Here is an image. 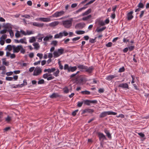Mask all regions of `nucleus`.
<instances>
[{"instance_id": "45", "label": "nucleus", "mask_w": 149, "mask_h": 149, "mask_svg": "<svg viewBox=\"0 0 149 149\" xmlns=\"http://www.w3.org/2000/svg\"><path fill=\"white\" fill-rule=\"evenodd\" d=\"M33 32L32 31H29L28 30L26 31V35H30L31 34H33Z\"/></svg>"}, {"instance_id": "58", "label": "nucleus", "mask_w": 149, "mask_h": 149, "mask_svg": "<svg viewBox=\"0 0 149 149\" xmlns=\"http://www.w3.org/2000/svg\"><path fill=\"white\" fill-rule=\"evenodd\" d=\"M13 72H7L6 73V75L8 76H10V75H12V74H13Z\"/></svg>"}, {"instance_id": "27", "label": "nucleus", "mask_w": 149, "mask_h": 149, "mask_svg": "<svg viewBox=\"0 0 149 149\" xmlns=\"http://www.w3.org/2000/svg\"><path fill=\"white\" fill-rule=\"evenodd\" d=\"M33 45L34 46V48L36 49H38L40 47L39 44L37 42L34 43Z\"/></svg>"}, {"instance_id": "47", "label": "nucleus", "mask_w": 149, "mask_h": 149, "mask_svg": "<svg viewBox=\"0 0 149 149\" xmlns=\"http://www.w3.org/2000/svg\"><path fill=\"white\" fill-rule=\"evenodd\" d=\"M6 79L7 81H11L13 80V77H6Z\"/></svg>"}, {"instance_id": "48", "label": "nucleus", "mask_w": 149, "mask_h": 149, "mask_svg": "<svg viewBox=\"0 0 149 149\" xmlns=\"http://www.w3.org/2000/svg\"><path fill=\"white\" fill-rule=\"evenodd\" d=\"M109 113L108 115H116L117 114V113L116 112H112V111H108Z\"/></svg>"}, {"instance_id": "9", "label": "nucleus", "mask_w": 149, "mask_h": 149, "mask_svg": "<svg viewBox=\"0 0 149 149\" xmlns=\"http://www.w3.org/2000/svg\"><path fill=\"white\" fill-rule=\"evenodd\" d=\"M56 70L55 68H48L47 69H45L44 72H48L49 73L54 72Z\"/></svg>"}, {"instance_id": "49", "label": "nucleus", "mask_w": 149, "mask_h": 149, "mask_svg": "<svg viewBox=\"0 0 149 149\" xmlns=\"http://www.w3.org/2000/svg\"><path fill=\"white\" fill-rule=\"evenodd\" d=\"M7 31H8V30L4 29L0 31V33L1 34L5 33Z\"/></svg>"}, {"instance_id": "51", "label": "nucleus", "mask_w": 149, "mask_h": 149, "mask_svg": "<svg viewBox=\"0 0 149 149\" xmlns=\"http://www.w3.org/2000/svg\"><path fill=\"white\" fill-rule=\"evenodd\" d=\"M63 90L64 92L65 93H68L69 92V90L67 87L64 88Z\"/></svg>"}, {"instance_id": "23", "label": "nucleus", "mask_w": 149, "mask_h": 149, "mask_svg": "<svg viewBox=\"0 0 149 149\" xmlns=\"http://www.w3.org/2000/svg\"><path fill=\"white\" fill-rule=\"evenodd\" d=\"M93 112V110L91 109H86L83 110V113H92Z\"/></svg>"}, {"instance_id": "57", "label": "nucleus", "mask_w": 149, "mask_h": 149, "mask_svg": "<svg viewBox=\"0 0 149 149\" xmlns=\"http://www.w3.org/2000/svg\"><path fill=\"white\" fill-rule=\"evenodd\" d=\"M128 48V49H129L130 51H131L134 49V46H131L129 47Z\"/></svg>"}, {"instance_id": "55", "label": "nucleus", "mask_w": 149, "mask_h": 149, "mask_svg": "<svg viewBox=\"0 0 149 149\" xmlns=\"http://www.w3.org/2000/svg\"><path fill=\"white\" fill-rule=\"evenodd\" d=\"M112 43L111 42H109L106 45V46L108 47H111L112 46Z\"/></svg>"}, {"instance_id": "43", "label": "nucleus", "mask_w": 149, "mask_h": 149, "mask_svg": "<svg viewBox=\"0 0 149 149\" xmlns=\"http://www.w3.org/2000/svg\"><path fill=\"white\" fill-rule=\"evenodd\" d=\"M144 5L143 3L140 2L138 5V7L140 8H144Z\"/></svg>"}, {"instance_id": "24", "label": "nucleus", "mask_w": 149, "mask_h": 149, "mask_svg": "<svg viewBox=\"0 0 149 149\" xmlns=\"http://www.w3.org/2000/svg\"><path fill=\"white\" fill-rule=\"evenodd\" d=\"M86 8V7H83L79 9L78 10L76 11L75 12V14H78L79 12H81L83 10H85Z\"/></svg>"}, {"instance_id": "44", "label": "nucleus", "mask_w": 149, "mask_h": 149, "mask_svg": "<svg viewBox=\"0 0 149 149\" xmlns=\"http://www.w3.org/2000/svg\"><path fill=\"white\" fill-rule=\"evenodd\" d=\"M22 17H24L26 18H28L29 19L30 18V16L28 15H22L21 16Z\"/></svg>"}, {"instance_id": "36", "label": "nucleus", "mask_w": 149, "mask_h": 149, "mask_svg": "<svg viewBox=\"0 0 149 149\" xmlns=\"http://www.w3.org/2000/svg\"><path fill=\"white\" fill-rule=\"evenodd\" d=\"M104 132L108 138H111V135L108 131L107 130H105Z\"/></svg>"}, {"instance_id": "62", "label": "nucleus", "mask_w": 149, "mask_h": 149, "mask_svg": "<svg viewBox=\"0 0 149 149\" xmlns=\"http://www.w3.org/2000/svg\"><path fill=\"white\" fill-rule=\"evenodd\" d=\"M11 120V118L9 116H8L7 118H6L5 119L6 121L7 122H9V121Z\"/></svg>"}, {"instance_id": "20", "label": "nucleus", "mask_w": 149, "mask_h": 149, "mask_svg": "<svg viewBox=\"0 0 149 149\" xmlns=\"http://www.w3.org/2000/svg\"><path fill=\"white\" fill-rule=\"evenodd\" d=\"M52 38V36L51 35H48L46 36L44 39L43 40L45 42H47L49 39H51Z\"/></svg>"}, {"instance_id": "15", "label": "nucleus", "mask_w": 149, "mask_h": 149, "mask_svg": "<svg viewBox=\"0 0 149 149\" xmlns=\"http://www.w3.org/2000/svg\"><path fill=\"white\" fill-rule=\"evenodd\" d=\"M8 31L9 33L10 37L11 38H13L14 36V33L12 30V28L10 27L8 30Z\"/></svg>"}, {"instance_id": "11", "label": "nucleus", "mask_w": 149, "mask_h": 149, "mask_svg": "<svg viewBox=\"0 0 149 149\" xmlns=\"http://www.w3.org/2000/svg\"><path fill=\"white\" fill-rule=\"evenodd\" d=\"M32 24L33 26H35L38 27H42L44 26V23H39L37 22H33Z\"/></svg>"}, {"instance_id": "25", "label": "nucleus", "mask_w": 149, "mask_h": 149, "mask_svg": "<svg viewBox=\"0 0 149 149\" xmlns=\"http://www.w3.org/2000/svg\"><path fill=\"white\" fill-rule=\"evenodd\" d=\"M6 49H8L9 51H11L12 49H13V45H8L6 48Z\"/></svg>"}, {"instance_id": "14", "label": "nucleus", "mask_w": 149, "mask_h": 149, "mask_svg": "<svg viewBox=\"0 0 149 149\" xmlns=\"http://www.w3.org/2000/svg\"><path fill=\"white\" fill-rule=\"evenodd\" d=\"M117 77L116 75H112L108 76L107 77L106 79L108 81H110L112 79Z\"/></svg>"}, {"instance_id": "60", "label": "nucleus", "mask_w": 149, "mask_h": 149, "mask_svg": "<svg viewBox=\"0 0 149 149\" xmlns=\"http://www.w3.org/2000/svg\"><path fill=\"white\" fill-rule=\"evenodd\" d=\"M80 38V37H76L73 38L72 40L73 41H75L79 40Z\"/></svg>"}, {"instance_id": "34", "label": "nucleus", "mask_w": 149, "mask_h": 149, "mask_svg": "<svg viewBox=\"0 0 149 149\" xmlns=\"http://www.w3.org/2000/svg\"><path fill=\"white\" fill-rule=\"evenodd\" d=\"M78 35L83 34H84L85 32L83 31H77L75 32Z\"/></svg>"}, {"instance_id": "8", "label": "nucleus", "mask_w": 149, "mask_h": 149, "mask_svg": "<svg viewBox=\"0 0 149 149\" xmlns=\"http://www.w3.org/2000/svg\"><path fill=\"white\" fill-rule=\"evenodd\" d=\"M50 16L49 17H41V21L47 22H50L51 20L50 19Z\"/></svg>"}, {"instance_id": "28", "label": "nucleus", "mask_w": 149, "mask_h": 149, "mask_svg": "<svg viewBox=\"0 0 149 149\" xmlns=\"http://www.w3.org/2000/svg\"><path fill=\"white\" fill-rule=\"evenodd\" d=\"M50 98H55L58 96V94L54 93L49 96Z\"/></svg>"}, {"instance_id": "41", "label": "nucleus", "mask_w": 149, "mask_h": 149, "mask_svg": "<svg viewBox=\"0 0 149 149\" xmlns=\"http://www.w3.org/2000/svg\"><path fill=\"white\" fill-rule=\"evenodd\" d=\"M7 38V35L6 34L2 35L0 38V40H5Z\"/></svg>"}, {"instance_id": "7", "label": "nucleus", "mask_w": 149, "mask_h": 149, "mask_svg": "<svg viewBox=\"0 0 149 149\" xmlns=\"http://www.w3.org/2000/svg\"><path fill=\"white\" fill-rule=\"evenodd\" d=\"M97 134L100 140L103 141L106 139L105 136L103 133L99 132Z\"/></svg>"}, {"instance_id": "16", "label": "nucleus", "mask_w": 149, "mask_h": 149, "mask_svg": "<svg viewBox=\"0 0 149 149\" xmlns=\"http://www.w3.org/2000/svg\"><path fill=\"white\" fill-rule=\"evenodd\" d=\"M85 26V24L84 23H81L76 25V27H78L80 28H82L84 27Z\"/></svg>"}, {"instance_id": "64", "label": "nucleus", "mask_w": 149, "mask_h": 149, "mask_svg": "<svg viewBox=\"0 0 149 149\" xmlns=\"http://www.w3.org/2000/svg\"><path fill=\"white\" fill-rule=\"evenodd\" d=\"M144 11H141L140 14L139 15V17L140 18H141L144 15Z\"/></svg>"}, {"instance_id": "21", "label": "nucleus", "mask_w": 149, "mask_h": 149, "mask_svg": "<svg viewBox=\"0 0 149 149\" xmlns=\"http://www.w3.org/2000/svg\"><path fill=\"white\" fill-rule=\"evenodd\" d=\"M91 9H89L87 11H86L85 12L83 13L81 15V16H84L85 15H86L89 14L91 13Z\"/></svg>"}, {"instance_id": "40", "label": "nucleus", "mask_w": 149, "mask_h": 149, "mask_svg": "<svg viewBox=\"0 0 149 149\" xmlns=\"http://www.w3.org/2000/svg\"><path fill=\"white\" fill-rule=\"evenodd\" d=\"M3 64L6 66H8V62L6 61V60L4 59H3Z\"/></svg>"}, {"instance_id": "6", "label": "nucleus", "mask_w": 149, "mask_h": 149, "mask_svg": "<svg viewBox=\"0 0 149 149\" xmlns=\"http://www.w3.org/2000/svg\"><path fill=\"white\" fill-rule=\"evenodd\" d=\"M21 47V45H18L16 46L14 45H13V52L14 53H18L20 50V48Z\"/></svg>"}, {"instance_id": "37", "label": "nucleus", "mask_w": 149, "mask_h": 149, "mask_svg": "<svg viewBox=\"0 0 149 149\" xmlns=\"http://www.w3.org/2000/svg\"><path fill=\"white\" fill-rule=\"evenodd\" d=\"M81 93L85 95H89L90 93V92L87 91H82Z\"/></svg>"}, {"instance_id": "50", "label": "nucleus", "mask_w": 149, "mask_h": 149, "mask_svg": "<svg viewBox=\"0 0 149 149\" xmlns=\"http://www.w3.org/2000/svg\"><path fill=\"white\" fill-rule=\"evenodd\" d=\"M124 70L125 68L124 67H122L119 69L118 72H124Z\"/></svg>"}, {"instance_id": "33", "label": "nucleus", "mask_w": 149, "mask_h": 149, "mask_svg": "<svg viewBox=\"0 0 149 149\" xmlns=\"http://www.w3.org/2000/svg\"><path fill=\"white\" fill-rule=\"evenodd\" d=\"M18 42H20L22 43H24L25 44H27L26 42V40L25 39H21L19 40V41Z\"/></svg>"}, {"instance_id": "12", "label": "nucleus", "mask_w": 149, "mask_h": 149, "mask_svg": "<svg viewBox=\"0 0 149 149\" xmlns=\"http://www.w3.org/2000/svg\"><path fill=\"white\" fill-rule=\"evenodd\" d=\"M133 13V11H131L127 13V17L128 20L131 19L133 17V16L132 15Z\"/></svg>"}, {"instance_id": "18", "label": "nucleus", "mask_w": 149, "mask_h": 149, "mask_svg": "<svg viewBox=\"0 0 149 149\" xmlns=\"http://www.w3.org/2000/svg\"><path fill=\"white\" fill-rule=\"evenodd\" d=\"M63 36V33L62 32H60L58 34H57L55 35L54 36V38H61Z\"/></svg>"}, {"instance_id": "42", "label": "nucleus", "mask_w": 149, "mask_h": 149, "mask_svg": "<svg viewBox=\"0 0 149 149\" xmlns=\"http://www.w3.org/2000/svg\"><path fill=\"white\" fill-rule=\"evenodd\" d=\"M83 102L85 104H86L87 105H89L90 104V100H84V101Z\"/></svg>"}, {"instance_id": "38", "label": "nucleus", "mask_w": 149, "mask_h": 149, "mask_svg": "<svg viewBox=\"0 0 149 149\" xmlns=\"http://www.w3.org/2000/svg\"><path fill=\"white\" fill-rule=\"evenodd\" d=\"M15 36L16 38H18L21 37L19 31H17L15 33Z\"/></svg>"}, {"instance_id": "59", "label": "nucleus", "mask_w": 149, "mask_h": 149, "mask_svg": "<svg viewBox=\"0 0 149 149\" xmlns=\"http://www.w3.org/2000/svg\"><path fill=\"white\" fill-rule=\"evenodd\" d=\"M57 43V41L56 40L53 41L51 42V44L55 46L56 45Z\"/></svg>"}, {"instance_id": "19", "label": "nucleus", "mask_w": 149, "mask_h": 149, "mask_svg": "<svg viewBox=\"0 0 149 149\" xmlns=\"http://www.w3.org/2000/svg\"><path fill=\"white\" fill-rule=\"evenodd\" d=\"M27 84L26 80H24L23 81V83L20 84H19L17 85V87H22Z\"/></svg>"}, {"instance_id": "13", "label": "nucleus", "mask_w": 149, "mask_h": 149, "mask_svg": "<svg viewBox=\"0 0 149 149\" xmlns=\"http://www.w3.org/2000/svg\"><path fill=\"white\" fill-rule=\"evenodd\" d=\"M59 23V22L58 21H54L50 23L48 25L51 27H53L58 25Z\"/></svg>"}, {"instance_id": "35", "label": "nucleus", "mask_w": 149, "mask_h": 149, "mask_svg": "<svg viewBox=\"0 0 149 149\" xmlns=\"http://www.w3.org/2000/svg\"><path fill=\"white\" fill-rule=\"evenodd\" d=\"M78 68L79 69H85L87 68V66L82 65H79L78 66Z\"/></svg>"}, {"instance_id": "26", "label": "nucleus", "mask_w": 149, "mask_h": 149, "mask_svg": "<svg viewBox=\"0 0 149 149\" xmlns=\"http://www.w3.org/2000/svg\"><path fill=\"white\" fill-rule=\"evenodd\" d=\"M59 72L60 71L59 70L57 69L55 72H54L53 74L55 77H57L59 76Z\"/></svg>"}, {"instance_id": "53", "label": "nucleus", "mask_w": 149, "mask_h": 149, "mask_svg": "<svg viewBox=\"0 0 149 149\" xmlns=\"http://www.w3.org/2000/svg\"><path fill=\"white\" fill-rule=\"evenodd\" d=\"M43 77L44 79H47V78L48 77V73H46L43 74Z\"/></svg>"}, {"instance_id": "3", "label": "nucleus", "mask_w": 149, "mask_h": 149, "mask_svg": "<svg viewBox=\"0 0 149 149\" xmlns=\"http://www.w3.org/2000/svg\"><path fill=\"white\" fill-rule=\"evenodd\" d=\"M64 69L65 70H67L68 72H73L76 70L77 67L76 66H69L68 65L65 64L64 66Z\"/></svg>"}, {"instance_id": "56", "label": "nucleus", "mask_w": 149, "mask_h": 149, "mask_svg": "<svg viewBox=\"0 0 149 149\" xmlns=\"http://www.w3.org/2000/svg\"><path fill=\"white\" fill-rule=\"evenodd\" d=\"M6 68V67L3 65H2L0 67V70L4 71L5 70Z\"/></svg>"}, {"instance_id": "22", "label": "nucleus", "mask_w": 149, "mask_h": 149, "mask_svg": "<svg viewBox=\"0 0 149 149\" xmlns=\"http://www.w3.org/2000/svg\"><path fill=\"white\" fill-rule=\"evenodd\" d=\"M85 70H86V72L90 73L92 72L93 70V68L92 67H91L88 68L87 67V68L86 69H85Z\"/></svg>"}, {"instance_id": "61", "label": "nucleus", "mask_w": 149, "mask_h": 149, "mask_svg": "<svg viewBox=\"0 0 149 149\" xmlns=\"http://www.w3.org/2000/svg\"><path fill=\"white\" fill-rule=\"evenodd\" d=\"M58 64L59 65V68L61 69V70H62L63 69V66L61 64V63H60V62H58Z\"/></svg>"}, {"instance_id": "52", "label": "nucleus", "mask_w": 149, "mask_h": 149, "mask_svg": "<svg viewBox=\"0 0 149 149\" xmlns=\"http://www.w3.org/2000/svg\"><path fill=\"white\" fill-rule=\"evenodd\" d=\"M37 56L39 57L40 59H41L43 57V54H42L38 53Z\"/></svg>"}, {"instance_id": "4", "label": "nucleus", "mask_w": 149, "mask_h": 149, "mask_svg": "<svg viewBox=\"0 0 149 149\" xmlns=\"http://www.w3.org/2000/svg\"><path fill=\"white\" fill-rule=\"evenodd\" d=\"M65 13V12L63 10L57 11L53 14L52 16H50V17H61L64 15Z\"/></svg>"}, {"instance_id": "5", "label": "nucleus", "mask_w": 149, "mask_h": 149, "mask_svg": "<svg viewBox=\"0 0 149 149\" xmlns=\"http://www.w3.org/2000/svg\"><path fill=\"white\" fill-rule=\"evenodd\" d=\"M42 72L41 68L38 67H36L34 70L33 75L34 76H37L40 74Z\"/></svg>"}, {"instance_id": "46", "label": "nucleus", "mask_w": 149, "mask_h": 149, "mask_svg": "<svg viewBox=\"0 0 149 149\" xmlns=\"http://www.w3.org/2000/svg\"><path fill=\"white\" fill-rule=\"evenodd\" d=\"M99 24L101 26H104L105 24L104 22L102 20L100 21L99 22Z\"/></svg>"}, {"instance_id": "31", "label": "nucleus", "mask_w": 149, "mask_h": 149, "mask_svg": "<svg viewBox=\"0 0 149 149\" xmlns=\"http://www.w3.org/2000/svg\"><path fill=\"white\" fill-rule=\"evenodd\" d=\"M91 15H89L86 17H83L82 19L83 21H87L91 18Z\"/></svg>"}, {"instance_id": "29", "label": "nucleus", "mask_w": 149, "mask_h": 149, "mask_svg": "<svg viewBox=\"0 0 149 149\" xmlns=\"http://www.w3.org/2000/svg\"><path fill=\"white\" fill-rule=\"evenodd\" d=\"M36 41V38L35 37H32L29 38V41L30 43H32Z\"/></svg>"}, {"instance_id": "63", "label": "nucleus", "mask_w": 149, "mask_h": 149, "mask_svg": "<svg viewBox=\"0 0 149 149\" xmlns=\"http://www.w3.org/2000/svg\"><path fill=\"white\" fill-rule=\"evenodd\" d=\"M83 102H78L77 104L78 106L79 107H81L82 106Z\"/></svg>"}, {"instance_id": "54", "label": "nucleus", "mask_w": 149, "mask_h": 149, "mask_svg": "<svg viewBox=\"0 0 149 149\" xmlns=\"http://www.w3.org/2000/svg\"><path fill=\"white\" fill-rule=\"evenodd\" d=\"M44 81L43 79H42L39 80L38 82V84H42L44 83Z\"/></svg>"}, {"instance_id": "39", "label": "nucleus", "mask_w": 149, "mask_h": 149, "mask_svg": "<svg viewBox=\"0 0 149 149\" xmlns=\"http://www.w3.org/2000/svg\"><path fill=\"white\" fill-rule=\"evenodd\" d=\"M20 48V51L21 53L24 54L25 52V49L23 48L22 46L21 45V47Z\"/></svg>"}, {"instance_id": "17", "label": "nucleus", "mask_w": 149, "mask_h": 149, "mask_svg": "<svg viewBox=\"0 0 149 149\" xmlns=\"http://www.w3.org/2000/svg\"><path fill=\"white\" fill-rule=\"evenodd\" d=\"M109 112L108 111H104L102 112L100 115V117L103 118L104 117L107 115H108Z\"/></svg>"}, {"instance_id": "10", "label": "nucleus", "mask_w": 149, "mask_h": 149, "mask_svg": "<svg viewBox=\"0 0 149 149\" xmlns=\"http://www.w3.org/2000/svg\"><path fill=\"white\" fill-rule=\"evenodd\" d=\"M118 86L124 88H128V85L127 83H122L119 85Z\"/></svg>"}, {"instance_id": "30", "label": "nucleus", "mask_w": 149, "mask_h": 149, "mask_svg": "<svg viewBox=\"0 0 149 149\" xmlns=\"http://www.w3.org/2000/svg\"><path fill=\"white\" fill-rule=\"evenodd\" d=\"M48 77L47 78V80L49 81L53 79L54 78V77L52 76V74H48Z\"/></svg>"}, {"instance_id": "32", "label": "nucleus", "mask_w": 149, "mask_h": 149, "mask_svg": "<svg viewBox=\"0 0 149 149\" xmlns=\"http://www.w3.org/2000/svg\"><path fill=\"white\" fill-rule=\"evenodd\" d=\"M106 29V27H103L102 28H97L96 29V31L98 32H102V31H103L104 30H105Z\"/></svg>"}, {"instance_id": "2", "label": "nucleus", "mask_w": 149, "mask_h": 149, "mask_svg": "<svg viewBox=\"0 0 149 149\" xmlns=\"http://www.w3.org/2000/svg\"><path fill=\"white\" fill-rule=\"evenodd\" d=\"M72 20L73 18H71L69 20H66L63 21V26L65 28L67 29L70 28L72 26Z\"/></svg>"}, {"instance_id": "1", "label": "nucleus", "mask_w": 149, "mask_h": 149, "mask_svg": "<svg viewBox=\"0 0 149 149\" xmlns=\"http://www.w3.org/2000/svg\"><path fill=\"white\" fill-rule=\"evenodd\" d=\"M64 49L62 47H61L54 52V57L55 58H57L64 54Z\"/></svg>"}]
</instances>
